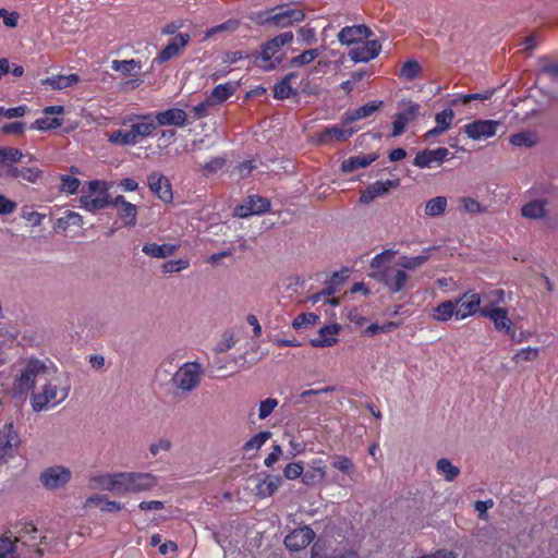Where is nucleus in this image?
I'll return each mask as SVG.
<instances>
[{
	"label": "nucleus",
	"instance_id": "nucleus-1",
	"mask_svg": "<svg viewBox=\"0 0 558 558\" xmlns=\"http://www.w3.org/2000/svg\"><path fill=\"white\" fill-rule=\"evenodd\" d=\"M396 254V251L388 248L375 255L371 260L373 277L387 287L391 293L402 291L409 279L408 274L402 268L389 265Z\"/></svg>",
	"mask_w": 558,
	"mask_h": 558
},
{
	"label": "nucleus",
	"instance_id": "nucleus-2",
	"mask_svg": "<svg viewBox=\"0 0 558 558\" xmlns=\"http://www.w3.org/2000/svg\"><path fill=\"white\" fill-rule=\"evenodd\" d=\"M43 537L39 535L37 527L33 523H25L19 531V536L14 539L11 536H0V558H19L16 554L17 543L27 546L31 554L29 558H40L43 550L39 547L38 539Z\"/></svg>",
	"mask_w": 558,
	"mask_h": 558
},
{
	"label": "nucleus",
	"instance_id": "nucleus-3",
	"mask_svg": "<svg viewBox=\"0 0 558 558\" xmlns=\"http://www.w3.org/2000/svg\"><path fill=\"white\" fill-rule=\"evenodd\" d=\"M69 392L68 381L62 384L58 378L48 380L39 391L32 395V408L35 412L54 408L68 398Z\"/></svg>",
	"mask_w": 558,
	"mask_h": 558
},
{
	"label": "nucleus",
	"instance_id": "nucleus-4",
	"mask_svg": "<svg viewBox=\"0 0 558 558\" xmlns=\"http://www.w3.org/2000/svg\"><path fill=\"white\" fill-rule=\"evenodd\" d=\"M293 40L292 32L281 33L274 38L267 40L259 52H255L252 57L255 61L262 60L263 64H259L265 71H271L282 62L283 53L281 52L282 47L290 44Z\"/></svg>",
	"mask_w": 558,
	"mask_h": 558
},
{
	"label": "nucleus",
	"instance_id": "nucleus-5",
	"mask_svg": "<svg viewBox=\"0 0 558 558\" xmlns=\"http://www.w3.org/2000/svg\"><path fill=\"white\" fill-rule=\"evenodd\" d=\"M48 373L49 368L44 361L37 357L28 359L13 381V395L19 397L26 395L34 388L37 377Z\"/></svg>",
	"mask_w": 558,
	"mask_h": 558
},
{
	"label": "nucleus",
	"instance_id": "nucleus-6",
	"mask_svg": "<svg viewBox=\"0 0 558 558\" xmlns=\"http://www.w3.org/2000/svg\"><path fill=\"white\" fill-rule=\"evenodd\" d=\"M120 495L151 490L157 485V477L145 472H120Z\"/></svg>",
	"mask_w": 558,
	"mask_h": 558
},
{
	"label": "nucleus",
	"instance_id": "nucleus-7",
	"mask_svg": "<svg viewBox=\"0 0 558 558\" xmlns=\"http://www.w3.org/2000/svg\"><path fill=\"white\" fill-rule=\"evenodd\" d=\"M124 126L129 125L131 135H134L136 144L144 138L149 137L157 130L154 116L151 113L135 114L131 113L124 117L121 121Z\"/></svg>",
	"mask_w": 558,
	"mask_h": 558
},
{
	"label": "nucleus",
	"instance_id": "nucleus-8",
	"mask_svg": "<svg viewBox=\"0 0 558 558\" xmlns=\"http://www.w3.org/2000/svg\"><path fill=\"white\" fill-rule=\"evenodd\" d=\"M202 366L197 362L184 363L174 374L173 383L183 391H192L201 383Z\"/></svg>",
	"mask_w": 558,
	"mask_h": 558
},
{
	"label": "nucleus",
	"instance_id": "nucleus-9",
	"mask_svg": "<svg viewBox=\"0 0 558 558\" xmlns=\"http://www.w3.org/2000/svg\"><path fill=\"white\" fill-rule=\"evenodd\" d=\"M454 302H458L456 308V319L462 320L470 316L480 314L482 307V295L473 290L465 291L462 295L454 298Z\"/></svg>",
	"mask_w": 558,
	"mask_h": 558
},
{
	"label": "nucleus",
	"instance_id": "nucleus-10",
	"mask_svg": "<svg viewBox=\"0 0 558 558\" xmlns=\"http://www.w3.org/2000/svg\"><path fill=\"white\" fill-rule=\"evenodd\" d=\"M100 184L101 182L98 180H93L88 182V190L90 194L82 195L80 197V204L82 208H84L87 211L95 213L111 205L112 199H110V196L107 193V189H105L100 195H93L98 191Z\"/></svg>",
	"mask_w": 558,
	"mask_h": 558
},
{
	"label": "nucleus",
	"instance_id": "nucleus-11",
	"mask_svg": "<svg viewBox=\"0 0 558 558\" xmlns=\"http://www.w3.org/2000/svg\"><path fill=\"white\" fill-rule=\"evenodd\" d=\"M270 202L258 195L248 196L242 204L236 205L234 215L240 218H247L253 215H262L270 210Z\"/></svg>",
	"mask_w": 558,
	"mask_h": 558
},
{
	"label": "nucleus",
	"instance_id": "nucleus-12",
	"mask_svg": "<svg viewBox=\"0 0 558 558\" xmlns=\"http://www.w3.org/2000/svg\"><path fill=\"white\" fill-rule=\"evenodd\" d=\"M71 480L70 469L62 465H54L46 469L40 474V482L47 489H58L63 487Z\"/></svg>",
	"mask_w": 558,
	"mask_h": 558
},
{
	"label": "nucleus",
	"instance_id": "nucleus-13",
	"mask_svg": "<svg viewBox=\"0 0 558 558\" xmlns=\"http://www.w3.org/2000/svg\"><path fill=\"white\" fill-rule=\"evenodd\" d=\"M315 538V532L308 525H304L291 531L284 537V546L290 551H300L306 548Z\"/></svg>",
	"mask_w": 558,
	"mask_h": 558
},
{
	"label": "nucleus",
	"instance_id": "nucleus-14",
	"mask_svg": "<svg viewBox=\"0 0 558 558\" xmlns=\"http://www.w3.org/2000/svg\"><path fill=\"white\" fill-rule=\"evenodd\" d=\"M381 51V44L377 39H364L350 49L349 57L354 63L368 62L375 59Z\"/></svg>",
	"mask_w": 558,
	"mask_h": 558
},
{
	"label": "nucleus",
	"instance_id": "nucleus-15",
	"mask_svg": "<svg viewBox=\"0 0 558 558\" xmlns=\"http://www.w3.org/2000/svg\"><path fill=\"white\" fill-rule=\"evenodd\" d=\"M274 26L276 27H290L295 23L302 22L305 19V13L302 9L291 8L290 4H280L275 7Z\"/></svg>",
	"mask_w": 558,
	"mask_h": 558
},
{
	"label": "nucleus",
	"instance_id": "nucleus-16",
	"mask_svg": "<svg viewBox=\"0 0 558 558\" xmlns=\"http://www.w3.org/2000/svg\"><path fill=\"white\" fill-rule=\"evenodd\" d=\"M20 442V436L16 433L13 424H4L0 429V460L12 458Z\"/></svg>",
	"mask_w": 558,
	"mask_h": 558
},
{
	"label": "nucleus",
	"instance_id": "nucleus-17",
	"mask_svg": "<svg viewBox=\"0 0 558 558\" xmlns=\"http://www.w3.org/2000/svg\"><path fill=\"white\" fill-rule=\"evenodd\" d=\"M480 316L489 318L498 332L508 335L513 328V324L508 315V310L505 307L483 306L480 311Z\"/></svg>",
	"mask_w": 558,
	"mask_h": 558
},
{
	"label": "nucleus",
	"instance_id": "nucleus-18",
	"mask_svg": "<svg viewBox=\"0 0 558 558\" xmlns=\"http://www.w3.org/2000/svg\"><path fill=\"white\" fill-rule=\"evenodd\" d=\"M147 184L150 192L163 203H171L173 199L172 187L169 179L159 172H151L147 175Z\"/></svg>",
	"mask_w": 558,
	"mask_h": 558
},
{
	"label": "nucleus",
	"instance_id": "nucleus-19",
	"mask_svg": "<svg viewBox=\"0 0 558 558\" xmlns=\"http://www.w3.org/2000/svg\"><path fill=\"white\" fill-rule=\"evenodd\" d=\"M420 111L421 106L416 102H411L405 109L397 112L393 116L391 136L398 137L402 135L407 125L418 117Z\"/></svg>",
	"mask_w": 558,
	"mask_h": 558
},
{
	"label": "nucleus",
	"instance_id": "nucleus-20",
	"mask_svg": "<svg viewBox=\"0 0 558 558\" xmlns=\"http://www.w3.org/2000/svg\"><path fill=\"white\" fill-rule=\"evenodd\" d=\"M499 123L494 120H476L464 126L468 137L477 141L488 138L496 134Z\"/></svg>",
	"mask_w": 558,
	"mask_h": 558
},
{
	"label": "nucleus",
	"instance_id": "nucleus-21",
	"mask_svg": "<svg viewBox=\"0 0 558 558\" xmlns=\"http://www.w3.org/2000/svg\"><path fill=\"white\" fill-rule=\"evenodd\" d=\"M373 35L369 27L364 24L345 26L338 33V40L342 45H357Z\"/></svg>",
	"mask_w": 558,
	"mask_h": 558
},
{
	"label": "nucleus",
	"instance_id": "nucleus-22",
	"mask_svg": "<svg viewBox=\"0 0 558 558\" xmlns=\"http://www.w3.org/2000/svg\"><path fill=\"white\" fill-rule=\"evenodd\" d=\"M154 120L157 126L170 125L183 128L189 123L186 112L180 108H169L165 111L157 112Z\"/></svg>",
	"mask_w": 558,
	"mask_h": 558
},
{
	"label": "nucleus",
	"instance_id": "nucleus-23",
	"mask_svg": "<svg viewBox=\"0 0 558 558\" xmlns=\"http://www.w3.org/2000/svg\"><path fill=\"white\" fill-rule=\"evenodd\" d=\"M45 117L36 119L31 129L38 131H49L54 130L62 125L63 119L58 117H49V114H59L62 116L64 113V108L62 106H51L47 107L44 110Z\"/></svg>",
	"mask_w": 558,
	"mask_h": 558
},
{
	"label": "nucleus",
	"instance_id": "nucleus-24",
	"mask_svg": "<svg viewBox=\"0 0 558 558\" xmlns=\"http://www.w3.org/2000/svg\"><path fill=\"white\" fill-rule=\"evenodd\" d=\"M110 206L118 209V216L123 221L124 226H135L137 217L136 205L128 202L123 195H118L111 201Z\"/></svg>",
	"mask_w": 558,
	"mask_h": 558
},
{
	"label": "nucleus",
	"instance_id": "nucleus-25",
	"mask_svg": "<svg viewBox=\"0 0 558 558\" xmlns=\"http://www.w3.org/2000/svg\"><path fill=\"white\" fill-rule=\"evenodd\" d=\"M191 37L186 33L174 36L168 45L158 53L156 60L160 63L167 62L179 56L180 51L189 44Z\"/></svg>",
	"mask_w": 558,
	"mask_h": 558
},
{
	"label": "nucleus",
	"instance_id": "nucleus-26",
	"mask_svg": "<svg viewBox=\"0 0 558 558\" xmlns=\"http://www.w3.org/2000/svg\"><path fill=\"white\" fill-rule=\"evenodd\" d=\"M449 150L446 147H438L436 149H425L416 154L414 158V166L418 168H428L433 162L441 163L448 156Z\"/></svg>",
	"mask_w": 558,
	"mask_h": 558
},
{
	"label": "nucleus",
	"instance_id": "nucleus-27",
	"mask_svg": "<svg viewBox=\"0 0 558 558\" xmlns=\"http://www.w3.org/2000/svg\"><path fill=\"white\" fill-rule=\"evenodd\" d=\"M339 331L337 324L324 326L319 329L318 336L311 340V344L314 348H327L337 343L338 338L336 335Z\"/></svg>",
	"mask_w": 558,
	"mask_h": 558
},
{
	"label": "nucleus",
	"instance_id": "nucleus-28",
	"mask_svg": "<svg viewBox=\"0 0 558 558\" xmlns=\"http://www.w3.org/2000/svg\"><path fill=\"white\" fill-rule=\"evenodd\" d=\"M381 105L383 101L380 100H372L353 111L347 112L343 117V124H350L354 121L368 118L377 111Z\"/></svg>",
	"mask_w": 558,
	"mask_h": 558
},
{
	"label": "nucleus",
	"instance_id": "nucleus-29",
	"mask_svg": "<svg viewBox=\"0 0 558 558\" xmlns=\"http://www.w3.org/2000/svg\"><path fill=\"white\" fill-rule=\"evenodd\" d=\"M326 476V466L320 459L313 460L311 468L303 471L302 482L307 486H314L320 483Z\"/></svg>",
	"mask_w": 558,
	"mask_h": 558
},
{
	"label": "nucleus",
	"instance_id": "nucleus-30",
	"mask_svg": "<svg viewBox=\"0 0 558 558\" xmlns=\"http://www.w3.org/2000/svg\"><path fill=\"white\" fill-rule=\"evenodd\" d=\"M238 89V85L232 82H226L222 84L216 85L210 94L208 95V100L215 105H220L225 102L228 98H230Z\"/></svg>",
	"mask_w": 558,
	"mask_h": 558
},
{
	"label": "nucleus",
	"instance_id": "nucleus-31",
	"mask_svg": "<svg viewBox=\"0 0 558 558\" xmlns=\"http://www.w3.org/2000/svg\"><path fill=\"white\" fill-rule=\"evenodd\" d=\"M355 132L356 130L353 129H345L340 125H333L325 129L319 133L318 142L320 144H328L332 137L339 142H343L350 138Z\"/></svg>",
	"mask_w": 558,
	"mask_h": 558
},
{
	"label": "nucleus",
	"instance_id": "nucleus-32",
	"mask_svg": "<svg viewBox=\"0 0 558 558\" xmlns=\"http://www.w3.org/2000/svg\"><path fill=\"white\" fill-rule=\"evenodd\" d=\"M296 77L298 74L294 72H291L282 77V80L274 86V97L276 99L283 100L291 96H296L298 89L294 88L291 84V81Z\"/></svg>",
	"mask_w": 558,
	"mask_h": 558
},
{
	"label": "nucleus",
	"instance_id": "nucleus-33",
	"mask_svg": "<svg viewBox=\"0 0 558 558\" xmlns=\"http://www.w3.org/2000/svg\"><path fill=\"white\" fill-rule=\"evenodd\" d=\"M377 158L378 156L376 154L351 156L342 161L341 171L344 173L353 172L360 168L369 166Z\"/></svg>",
	"mask_w": 558,
	"mask_h": 558
},
{
	"label": "nucleus",
	"instance_id": "nucleus-34",
	"mask_svg": "<svg viewBox=\"0 0 558 558\" xmlns=\"http://www.w3.org/2000/svg\"><path fill=\"white\" fill-rule=\"evenodd\" d=\"M80 82V76L75 73L63 75H52L41 80L43 85L50 86L54 90L71 87Z\"/></svg>",
	"mask_w": 558,
	"mask_h": 558
},
{
	"label": "nucleus",
	"instance_id": "nucleus-35",
	"mask_svg": "<svg viewBox=\"0 0 558 558\" xmlns=\"http://www.w3.org/2000/svg\"><path fill=\"white\" fill-rule=\"evenodd\" d=\"M120 472L113 474H100L95 475L90 478V482L95 484V487L113 492L120 495Z\"/></svg>",
	"mask_w": 558,
	"mask_h": 558
},
{
	"label": "nucleus",
	"instance_id": "nucleus-36",
	"mask_svg": "<svg viewBox=\"0 0 558 558\" xmlns=\"http://www.w3.org/2000/svg\"><path fill=\"white\" fill-rule=\"evenodd\" d=\"M458 302L453 299L440 302L434 310L432 317L439 323L449 322L452 317L456 318V308Z\"/></svg>",
	"mask_w": 558,
	"mask_h": 558
},
{
	"label": "nucleus",
	"instance_id": "nucleus-37",
	"mask_svg": "<svg viewBox=\"0 0 558 558\" xmlns=\"http://www.w3.org/2000/svg\"><path fill=\"white\" fill-rule=\"evenodd\" d=\"M432 247L423 250L422 254L417 256H401L398 265L404 270H415L422 267L430 257L429 253Z\"/></svg>",
	"mask_w": 558,
	"mask_h": 558
},
{
	"label": "nucleus",
	"instance_id": "nucleus-38",
	"mask_svg": "<svg viewBox=\"0 0 558 558\" xmlns=\"http://www.w3.org/2000/svg\"><path fill=\"white\" fill-rule=\"evenodd\" d=\"M177 250V245L157 243H146L142 247V251L146 255L157 258H166L172 255Z\"/></svg>",
	"mask_w": 558,
	"mask_h": 558
},
{
	"label": "nucleus",
	"instance_id": "nucleus-39",
	"mask_svg": "<svg viewBox=\"0 0 558 558\" xmlns=\"http://www.w3.org/2000/svg\"><path fill=\"white\" fill-rule=\"evenodd\" d=\"M280 484L279 476L267 475L256 485V494L260 497H269L279 488Z\"/></svg>",
	"mask_w": 558,
	"mask_h": 558
},
{
	"label": "nucleus",
	"instance_id": "nucleus-40",
	"mask_svg": "<svg viewBox=\"0 0 558 558\" xmlns=\"http://www.w3.org/2000/svg\"><path fill=\"white\" fill-rule=\"evenodd\" d=\"M108 142L112 145L117 146H134L136 145V140H134V135H131L130 130H116L111 132L108 136Z\"/></svg>",
	"mask_w": 558,
	"mask_h": 558
},
{
	"label": "nucleus",
	"instance_id": "nucleus-41",
	"mask_svg": "<svg viewBox=\"0 0 558 558\" xmlns=\"http://www.w3.org/2000/svg\"><path fill=\"white\" fill-rule=\"evenodd\" d=\"M23 153L19 148L10 146H0V163L5 167L10 163L22 161Z\"/></svg>",
	"mask_w": 558,
	"mask_h": 558
},
{
	"label": "nucleus",
	"instance_id": "nucleus-42",
	"mask_svg": "<svg viewBox=\"0 0 558 558\" xmlns=\"http://www.w3.org/2000/svg\"><path fill=\"white\" fill-rule=\"evenodd\" d=\"M546 203L544 201H533L525 204L522 209V216L530 219H538L545 215Z\"/></svg>",
	"mask_w": 558,
	"mask_h": 558
},
{
	"label": "nucleus",
	"instance_id": "nucleus-43",
	"mask_svg": "<svg viewBox=\"0 0 558 558\" xmlns=\"http://www.w3.org/2000/svg\"><path fill=\"white\" fill-rule=\"evenodd\" d=\"M436 470L439 474H441L446 481H453L459 474L460 470L458 466L453 465L448 459L442 458L437 461Z\"/></svg>",
	"mask_w": 558,
	"mask_h": 558
},
{
	"label": "nucleus",
	"instance_id": "nucleus-44",
	"mask_svg": "<svg viewBox=\"0 0 558 558\" xmlns=\"http://www.w3.org/2000/svg\"><path fill=\"white\" fill-rule=\"evenodd\" d=\"M447 208V198L445 196H436L429 199L425 205V215L430 217L440 216Z\"/></svg>",
	"mask_w": 558,
	"mask_h": 558
},
{
	"label": "nucleus",
	"instance_id": "nucleus-45",
	"mask_svg": "<svg viewBox=\"0 0 558 558\" xmlns=\"http://www.w3.org/2000/svg\"><path fill=\"white\" fill-rule=\"evenodd\" d=\"M274 13H275V7L268 9V10L251 12L247 15V19L251 22H253L254 24L259 25V26H266V25L274 26V22H275V20L272 19Z\"/></svg>",
	"mask_w": 558,
	"mask_h": 558
},
{
	"label": "nucleus",
	"instance_id": "nucleus-46",
	"mask_svg": "<svg viewBox=\"0 0 558 558\" xmlns=\"http://www.w3.org/2000/svg\"><path fill=\"white\" fill-rule=\"evenodd\" d=\"M422 72V66L416 60H407L400 71L399 76L407 80L413 81L415 80Z\"/></svg>",
	"mask_w": 558,
	"mask_h": 558
},
{
	"label": "nucleus",
	"instance_id": "nucleus-47",
	"mask_svg": "<svg viewBox=\"0 0 558 558\" xmlns=\"http://www.w3.org/2000/svg\"><path fill=\"white\" fill-rule=\"evenodd\" d=\"M142 68L141 61L138 60H112L111 69L121 72L123 75H131L135 70Z\"/></svg>",
	"mask_w": 558,
	"mask_h": 558
},
{
	"label": "nucleus",
	"instance_id": "nucleus-48",
	"mask_svg": "<svg viewBox=\"0 0 558 558\" xmlns=\"http://www.w3.org/2000/svg\"><path fill=\"white\" fill-rule=\"evenodd\" d=\"M102 502H104V505L101 507V510L105 512H117V511L122 510V508H123L122 504H120L118 501H112V500L105 501L102 496H100V495H93L89 498H87V505H90V506H99Z\"/></svg>",
	"mask_w": 558,
	"mask_h": 558
},
{
	"label": "nucleus",
	"instance_id": "nucleus-49",
	"mask_svg": "<svg viewBox=\"0 0 558 558\" xmlns=\"http://www.w3.org/2000/svg\"><path fill=\"white\" fill-rule=\"evenodd\" d=\"M83 217L75 211H66L63 217L57 220V228L65 231L70 226H82Z\"/></svg>",
	"mask_w": 558,
	"mask_h": 558
},
{
	"label": "nucleus",
	"instance_id": "nucleus-50",
	"mask_svg": "<svg viewBox=\"0 0 558 558\" xmlns=\"http://www.w3.org/2000/svg\"><path fill=\"white\" fill-rule=\"evenodd\" d=\"M271 437V433L268 430L259 432L256 435H254L252 438H250L245 444L243 445L244 451H251L254 449H260L264 444Z\"/></svg>",
	"mask_w": 558,
	"mask_h": 558
},
{
	"label": "nucleus",
	"instance_id": "nucleus-51",
	"mask_svg": "<svg viewBox=\"0 0 558 558\" xmlns=\"http://www.w3.org/2000/svg\"><path fill=\"white\" fill-rule=\"evenodd\" d=\"M400 184V180H386V181H376L373 184H369V189L373 191L376 197L381 196L389 192L390 189L398 187Z\"/></svg>",
	"mask_w": 558,
	"mask_h": 558
},
{
	"label": "nucleus",
	"instance_id": "nucleus-52",
	"mask_svg": "<svg viewBox=\"0 0 558 558\" xmlns=\"http://www.w3.org/2000/svg\"><path fill=\"white\" fill-rule=\"evenodd\" d=\"M60 180H61V185H60L61 192L72 195L78 191L81 181L76 177L69 175V174H62L60 177Z\"/></svg>",
	"mask_w": 558,
	"mask_h": 558
},
{
	"label": "nucleus",
	"instance_id": "nucleus-53",
	"mask_svg": "<svg viewBox=\"0 0 558 558\" xmlns=\"http://www.w3.org/2000/svg\"><path fill=\"white\" fill-rule=\"evenodd\" d=\"M510 143L513 146L531 147L536 143L535 134L532 132H519L510 136Z\"/></svg>",
	"mask_w": 558,
	"mask_h": 558
},
{
	"label": "nucleus",
	"instance_id": "nucleus-54",
	"mask_svg": "<svg viewBox=\"0 0 558 558\" xmlns=\"http://www.w3.org/2000/svg\"><path fill=\"white\" fill-rule=\"evenodd\" d=\"M453 118L454 112L452 109H444L435 116L436 126H438L442 132H446L451 126Z\"/></svg>",
	"mask_w": 558,
	"mask_h": 558
},
{
	"label": "nucleus",
	"instance_id": "nucleus-55",
	"mask_svg": "<svg viewBox=\"0 0 558 558\" xmlns=\"http://www.w3.org/2000/svg\"><path fill=\"white\" fill-rule=\"evenodd\" d=\"M331 465L344 474H351L354 471L352 459L342 454L335 456Z\"/></svg>",
	"mask_w": 558,
	"mask_h": 558
},
{
	"label": "nucleus",
	"instance_id": "nucleus-56",
	"mask_svg": "<svg viewBox=\"0 0 558 558\" xmlns=\"http://www.w3.org/2000/svg\"><path fill=\"white\" fill-rule=\"evenodd\" d=\"M319 319L318 315L314 313H302L299 314L292 322V327L296 330L306 328L311 325H315Z\"/></svg>",
	"mask_w": 558,
	"mask_h": 558
},
{
	"label": "nucleus",
	"instance_id": "nucleus-57",
	"mask_svg": "<svg viewBox=\"0 0 558 558\" xmlns=\"http://www.w3.org/2000/svg\"><path fill=\"white\" fill-rule=\"evenodd\" d=\"M320 54L318 49H308L303 51L301 54L291 59V65L302 66L310 64Z\"/></svg>",
	"mask_w": 558,
	"mask_h": 558
},
{
	"label": "nucleus",
	"instance_id": "nucleus-58",
	"mask_svg": "<svg viewBox=\"0 0 558 558\" xmlns=\"http://www.w3.org/2000/svg\"><path fill=\"white\" fill-rule=\"evenodd\" d=\"M539 355V349L538 348H523L518 350L514 355L512 356V361L515 363L520 361H526V362H533L535 361Z\"/></svg>",
	"mask_w": 558,
	"mask_h": 558
},
{
	"label": "nucleus",
	"instance_id": "nucleus-59",
	"mask_svg": "<svg viewBox=\"0 0 558 558\" xmlns=\"http://www.w3.org/2000/svg\"><path fill=\"white\" fill-rule=\"evenodd\" d=\"M483 300L488 301L484 306L499 307L498 305L505 303L506 301V292L502 289L493 290L486 294H483L482 301Z\"/></svg>",
	"mask_w": 558,
	"mask_h": 558
},
{
	"label": "nucleus",
	"instance_id": "nucleus-60",
	"mask_svg": "<svg viewBox=\"0 0 558 558\" xmlns=\"http://www.w3.org/2000/svg\"><path fill=\"white\" fill-rule=\"evenodd\" d=\"M398 327V324L395 323V322H388L386 324H383V325H379V324H376V323H373L371 324L365 330H364V333L366 336H375V335H378V333H385V332H390L391 330H393L395 328Z\"/></svg>",
	"mask_w": 558,
	"mask_h": 558
},
{
	"label": "nucleus",
	"instance_id": "nucleus-61",
	"mask_svg": "<svg viewBox=\"0 0 558 558\" xmlns=\"http://www.w3.org/2000/svg\"><path fill=\"white\" fill-rule=\"evenodd\" d=\"M20 174V180L36 183L43 177V171L37 167H21Z\"/></svg>",
	"mask_w": 558,
	"mask_h": 558
},
{
	"label": "nucleus",
	"instance_id": "nucleus-62",
	"mask_svg": "<svg viewBox=\"0 0 558 558\" xmlns=\"http://www.w3.org/2000/svg\"><path fill=\"white\" fill-rule=\"evenodd\" d=\"M303 470L304 468L302 462H291L283 469V476L289 481H293L302 477Z\"/></svg>",
	"mask_w": 558,
	"mask_h": 558
},
{
	"label": "nucleus",
	"instance_id": "nucleus-63",
	"mask_svg": "<svg viewBox=\"0 0 558 558\" xmlns=\"http://www.w3.org/2000/svg\"><path fill=\"white\" fill-rule=\"evenodd\" d=\"M26 123L21 121L4 123L0 130L5 135H22L25 132Z\"/></svg>",
	"mask_w": 558,
	"mask_h": 558
},
{
	"label": "nucleus",
	"instance_id": "nucleus-64",
	"mask_svg": "<svg viewBox=\"0 0 558 558\" xmlns=\"http://www.w3.org/2000/svg\"><path fill=\"white\" fill-rule=\"evenodd\" d=\"M189 266H190V263L187 259L168 260V262L163 263L162 271L165 274L179 272L181 270L186 269Z\"/></svg>",
	"mask_w": 558,
	"mask_h": 558
}]
</instances>
